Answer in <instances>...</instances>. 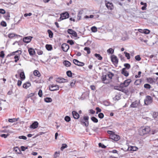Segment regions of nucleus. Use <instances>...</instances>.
<instances>
[{
  "label": "nucleus",
  "instance_id": "nucleus-1",
  "mask_svg": "<svg viewBox=\"0 0 158 158\" xmlns=\"http://www.w3.org/2000/svg\"><path fill=\"white\" fill-rule=\"evenodd\" d=\"M150 131V129L148 126L141 127L139 129V134L141 135H143L148 133Z\"/></svg>",
  "mask_w": 158,
  "mask_h": 158
},
{
  "label": "nucleus",
  "instance_id": "nucleus-2",
  "mask_svg": "<svg viewBox=\"0 0 158 158\" xmlns=\"http://www.w3.org/2000/svg\"><path fill=\"white\" fill-rule=\"evenodd\" d=\"M89 117L88 116H84L83 119H81L80 122L81 124L84 125L86 127L88 126L89 124Z\"/></svg>",
  "mask_w": 158,
  "mask_h": 158
},
{
  "label": "nucleus",
  "instance_id": "nucleus-3",
  "mask_svg": "<svg viewBox=\"0 0 158 158\" xmlns=\"http://www.w3.org/2000/svg\"><path fill=\"white\" fill-rule=\"evenodd\" d=\"M60 15V17L59 18V19L58 20V21H60L64 19L68 18L69 16V14L67 12L61 13Z\"/></svg>",
  "mask_w": 158,
  "mask_h": 158
},
{
  "label": "nucleus",
  "instance_id": "nucleus-4",
  "mask_svg": "<svg viewBox=\"0 0 158 158\" xmlns=\"http://www.w3.org/2000/svg\"><path fill=\"white\" fill-rule=\"evenodd\" d=\"M153 99L151 96H147L144 100V102L145 105H148L151 104L152 102Z\"/></svg>",
  "mask_w": 158,
  "mask_h": 158
},
{
  "label": "nucleus",
  "instance_id": "nucleus-5",
  "mask_svg": "<svg viewBox=\"0 0 158 158\" xmlns=\"http://www.w3.org/2000/svg\"><path fill=\"white\" fill-rule=\"evenodd\" d=\"M110 57L114 65H117L118 62V60L117 57L114 55H112Z\"/></svg>",
  "mask_w": 158,
  "mask_h": 158
},
{
  "label": "nucleus",
  "instance_id": "nucleus-6",
  "mask_svg": "<svg viewBox=\"0 0 158 158\" xmlns=\"http://www.w3.org/2000/svg\"><path fill=\"white\" fill-rule=\"evenodd\" d=\"M18 73L19 74V76L22 80H24L25 78L24 72L23 69H21L18 70Z\"/></svg>",
  "mask_w": 158,
  "mask_h": 158
},
{
  "label": "nucleus",
  "instance_id": "nucleus-7",
  "mask_svg": "<svg viewBox=\"0 0 158 158\" xmlns=\"http://www.w3.org/2000/svg\"><path fill=\"white\" fill-rule=\"evenodd\" d=\"M59 86L56 85L52 84L49 86V89L51 91H54L58 90Z\"/></svg>",
  "mask_w": 158,
  "mask_h": 158
},
{
  "label": "nucleus",
  "instance_id": "nucleus-8",
  "mask_svg": "<svg viewBox=\"0 0 158 158\" xmlns=\"http://www.w3.org/2000/svg\"><path fill=\"white\" fill-rule=\"evenodd\" d=\"M105 5L106 7L108 9L112 10L114 8V6L112 3L107 2V1H105Z\"/></svg>",
  "mask_w": 158,
  "mask_h": 158
},
{
  "label": "nucleus",
  "instance_id": "nucleus-9",
  "mask_svg": "<svg viewBox=\"0 0 158 158\" xmlns=\"http://www.w3.org/2000/svg\"><path fill=\"white\" fill-rule=\"evenodd\" d=\"M110 139L116 141H118L120 139V136L115 134H114L113 135H111L110 136Z\"/></svg>",
  "mask_w": 158,
  "mask_h": 158
},
{
  "label": "nucleus",
  "instance_id": "nucleus-10",
  "mask_svg": "<svg viewBox=\"0 0 158 158\" xmlns=\"http://www.w3.org/2000/svg\"><path fill=\"white\" fill-rule=\"evenodd\" d=\"M131 81V80L130 79H127L123 83H121V86H122L123 88L124 87H127L129 85Z\"/></svg>",
  "mask_w": 158,
  "mask_h": 158
},
{
  "label": "nucleus",
  "instance_id": "nucleus-11",
  "mask_svg": "<svg viewBox=\"0 0 158 158\" xmlns=\"http://www.w3.org/2000/svg\"><path fill=\"white\" fill-rule=\"evenodd\" d=\"M73 62L74 64L78 66H83L85 65L84 63L80 62L77 59L73 60Z\"/></svg>",
  "mask_w": 158,
  "mask_h": 158
},
{
  "label": "nucleus",
  "instance_id": "nucleus-12",
  "mask_svg": "<svg viewBox=\"0 0 158 158\" xmlns=\"http://www.w3.org/2000/svg\"><path fill=\"white\" fill-rule=\"evenodd\" d=\"M67 32L69 34L72 35L74 37H77V36L76 32L72 29H68Z\"/></svg>",
  "mask_w": 158,
  "mask_h": 158
},
{
  "label": "nucleus",
  "instance_id": "nucleus-13",
  "mask_svg": "<svg viewBox=\"0 0 158 158\" xmlns=\"http://www.w3.org/2000/svg\"><path fill=\"white\" fill-rule=\"evenodd\" d=\"M33 37L31 36H29L25 37L23 39V41L26 43H28L31 41Z\"/></svg>",
  "mask_w": 158,
  "mask_h": 158
},
{
  "label": "nucleus",
  "instance_id": "nucleus-14",
  "mask_svg": "<svg viewBox=\"0 0 158 158\" xmlns=\"http://www.w3.org/2000/svg\"><path fill=\"white\" fill-rule=\"evenodd\" d=\"M56 82L59 83H62L68 82V80L62 77H58L56 79Z\"/></svg>",
  "mask_w": 158,
  "mask_h": 158
},
{
  "label": "nucleus",
  "instance_id": "nucleus-15",
  "mask_svg": "<svg viewBox=\"0 0 158 158\" xmlns=\"http://www.w3.org/2000/svg\"><path fill=\"white\" fill-rule=\"evenodd\" d=\"M72 115L75 119H78L79 117V114L76 111H73L72 112Z\"/></svg>",
  "mask_w": 158,
  "mask_h": 158
},
{
  "label": "nucleus",
  "instance_id": "nucleus-16",
  "mask_svg": "<svg viewBox=\"0 0 158 158\" xmlns=\"http://www.w3.org/2000/svg\"><path fill=\"white\" fill-rule=\"evenodd\" d=\"M38 123L37 121H35L32 123L30 126V128L33 129L37 128L38 127Z\"/></svg>",
  "mask_w": 158,
  "mask_h": 158
},
{
  "label": "nucleus",
  "instance_id": "nucleus-17",
  "mask_svg": "<svg viewBox=\"0 0 158 158\" xmlns=\"http://www.w3.org/2000/svg\"><path fill=\"white\" fill-rule=\"evenodd\" d=\"M121 73L125 77H127L129 75V73L125 69V68L122 69Z\"/></svg>",
  "mask_w": 158,
  "mask_h": 158
},
{
  "label": "nucleus",
  "instance_id": "nucleus-18",
  "mask_svg": "<svg viewBox=\"0 0 158 158\" xmlns=\"http://www.w3.org/2000/svg\"><path fill=\"white\" fill-rule=\"evenodd\" d=\"M114 89H115L118 90L120 91H123V87L121 86V84L120 86H115L114 87Z\"/></svg>",
  "mask_w": 158,
  "mask_h": 158
},
{
  "label": "nucleus",
  "instance_id": "nucleus-19",
  "mask_svg": "<svg viewBox=\"0 0 158 158\" xmlns=\"http://www.w3.org/2000/svg\"><path fill=\"white\" fill-rule=\"evenodd\" d=\"M62 49H69V46L66 43L63 44L61 46Z\"/></svg>",
  "mask_w": 158,
  "mask_h": 158
},
{
  "label": "nucleus",
  "instance_id": "nucleus-20",
  "mask_svg": "<svg viewBox=\"0 0 158 158\" xmlns=\"http://www.w3.org/2000/svg\"><path fill=\"white\" fill-rule=\"evenodd\" d=\"M18 36H19V35L13 33H9L8 35V37L10 39H12L15 36L17 37Z\"/></svg>",
  "mask_w": 158,
  "mask_h": 158
},
{
  "label": "nucleus",
  "instance_id": "nucleus-21",
  "mask_svg": "<svg viewBox=\"0 0 158 158\" xmlns=\"http://www.w3.org/2000/svg\"><path fill=\"white\" fill-rule=\"evenodd\" d=\"M31 85V83L29 82H27L24 83L23 85V87L25 89H26L30 87Z\"/></svg>",
  "mask_w": 158,
  "mask_h": 158
},
{
  "label": "nucleus",
  "instance_id": "nucleus-22",
  "mask_svg": "<svg viewBox=\"0 0 158 158\" xmlns=\"http://www.w3.org/2000/svg\"><path fill=\"white\" fill-rule=\"evenodd\" d=\"M138 105V104L137 103V101H135L131 103L130 105V107L131 108H136Z\"/></svg>",
  "mask_w": 158,
  "mask_h": 158
},
{
  "label": "nucleus",
  "instance_id": "nucleus-23",
  "mask_svg": "<svg viewBox=\"0 0 158 158\" xmlns=\"http://www.w3.org/2000/svg\"><path fill=\"white\" fill-rule=\"evenodd\" d=\"M63 63L67 67H69L71 65V63L67 60L64 61Z\"/></svg>",
  "mask_w": 158,
  "mask_h": 158
},
{
  "label": "nucleus",
  "instance_id": "nucleus-24",
  "mask_svg": "<svg viewBox=\"0 0 158 158\" xmlns=\"http://www.w3.org/2000/svg\"><path fill=\"white\" fill-rule=\"evenodd\" d=\"M33 73L35 76H37L38 77H40L41 75V74L39 71L37 70H35L34 71Z\"/></svg>",
  "mask_w": 158,
  "mask_h": 158
},
{
  "label": "nucleus",
  "instance_id": "nucleus-25",
  "mask_svg": "<svg viewBox=\"0 0 158 158\" xmlns=\"http://www.w3.org/2000/svg\"><path fill=\"white\" fill-rule=\"evenodd\" d=\"M94 56L98 60H101L102 59V57L99 54L95 53L94 54Z\"/></svg>",
  "mask_w": 158,
  "mask_h": 158
},
{
  "label": "nucleus",
  "instance_id": "nucleus-26",
  "mask_svg": "<svg viewBox=\"0 0 158 158\" xmlns=\"http://www.w3.org/2000/svg\"><path fill=\"white\" fill-rule=\"evenodd\" d=\"M4 17L6 20H9L10 19V15L9 13H7L4 16Z\"/></svg>",
  "mask_w": 158,
  "mask_h": 158
},
{
  "label": "nucleus",
  "instance_id": "nucleus-27",
  "mask_svg": "<svg viewBox=\"0 0 158 158\" xmlns=\"http://www.w3.org/2000/svg\"><path fill=\"white\" fill-rule=\"evenodd\" d=\"M44 100L46 102H52V100L50 98L47 97L44 98Z\"/></svg>",
  "mask_w": 158,
  "mask_h": 158
},
{
  "label": "nucleus",
  "instance_id": "nucleus-28",
  "mask_svg": "<svg viewBox=\"0 0 158 158\" xmlns=\"http://www.w3.org/2000/svg\"><path fill=\"white\" fill-rule=\"evenodd\" d=\"M124 66L125 67L124 68H125V69H128L131 68V66L130 64L128 63H125L124 64Z\"/></svg>",
  "mask_w": 158,
  "mask_h": 158
},
{
  "label": "nucleus",
  "instance_id": "nucleus-29",
  "mask_svg": "<svg viewBox=\"0 0 158 158\" xmlns=\"http://www.w3.org/2000/svg\"><path fill=\"white\" fill-rule=\"evenodd\" d=\"M47 32L48 33L49 37L50 38H52L53 33L52 31L50 30H48L47 31Z\"/></svg>",
  "mask_w": 158,
  "mask_h": 158
},
{
  "label": "nucleus",
  "instance_id": "nucleus-30",
  "mask_svg": "<svg viewBox=\"0 0 158 158\" xmlns=\"http://www.w3.org/2000/svg\"><path fill=\"white\" fill-rule=\"evenodd\" d=\"M147 82L150 83L152 84L154 82V81L151 78H149L147 79Z\"/></svg>",
  "mask_w": 158,
  "mask_h": 158
},
{
  "label": "nucleus",
  "instance_id": "nucleus-31",
  "mask_svg": "<svg viewBox=\"0 0 158 158\" xmlns=\"http://www.w3.org/2000/svg\"><path fill=\"white\" fill-rule=\"evenodd\" d=\"M91 119L92 121H93L94 123H97L98 122V119L94 117H92Z\"/></svg>",
  "mask_w": 158,
  "mask_h": 158
},
{
  "label": "nucleus",
  "instance_id": "nucleus-32",
  "mask_svg": "<svg viewBox=\"0 0 158 158\" xmlns=\"http://www.w3.org/2000/svg\"><path fill=\"white\" fill-rule=\"evenodd\" d=\"M144 87L147 89H149L151 88V87L149 84H145L144 85Z\"/></svg>",
  "mask_w": 158,
  "mask_h": 158
},
{
  "label": "nucleus",
  "instance_id": "nucleus-33",
  "mask_svg": "<svg viewBox=\"0 0 158 158\" xmlns=\"http://www.w3.org/2000/svg\"><path fill=\"white\" fill-rule=\"evenodd\" d=\"M141 79H137L134 82V84L135 85H139L141 83Z\"/></svg>",
  "mask_w": 158,
  "mask_h": 158
},
{
  "label": "nucleus",
  "instance_id": "nucleus-34",
  "mask_svg": "<svg viewBox=\"0 0 158 158\" xmlns=\"http://www.w3.org/2000/svg\"><path fill=\"white\" fill-rule=\"evenodd\" d=\"M120 99V97L118 95H116L115 97L113 98V99L114 100H118Z\"/></svg>",
  "mask_w": 158,
  "mask_h": 158
},
{
  "label": "nucleus",
  "instance_id": "nucleus-35",
  "mask_svg": "<svg viewBox=\"0 0 158 158\" xmlns=\"http://www.w3.org/2000/svg\"><path fill=\"white\" fill-rule=\"evenodd\" d=\"M45 47L46 49H52V45L50 44H46Z\"/></svg>",
  "mask_w": 158,
  "mask_h": 158
},
{
  "label": "nucleus",
  "instance_id": "nucleus-36",
  "mask_svg": "<svg viewBox=\"0 0 158 158\" xmlns=\"http://www.w3.org/2000/svg\"><path fill=\"white\" fill-rule=\"evenodd\" d=\"M91 30L93 32H95L97 31V27L95 26H93L91 28Z\"/></svg>",
  "mask_w": 158,
  "mask_h": 158
},
{
  "label": "nucleus",
  "instance_id": "nucleus-37",
  "mask_svg": "<svg viewBox=\"0 0 158 158\" xmlns=\"http://www.w3.org/2000/svg\"><path fill=\"white\" fill-rule=\"evenodd\" d=\"M68 146L66 144L64 143L62 144V146L61 147L60 149L61 150L63 151L64 149L67 148Z\"/></svg>",
  "mask_w": 158,
  "mask_h": 158
},
{
  "label": "nucleus",
  "instance_id": "nucleus-38",
  "mask_svg": "<svg viewBox=\"0 0 158 158\" xmlns=\"http://www.w3.org/2000/svg\"><path fill=\"white\" fill-rule=\"evenodd\" d=\"M108 77L110 78V79L112 78V77H113L114 74L113 73L111 72H109L108 74Z\"/></svg>",
  "mask_w": 158,
  "mask_h": 158
},
{
  "label": "nucleus",
  "instance_id": "nucleus-39",
  "mask_svg": "<svg viewBox=\"0 0 158 158\" xmlns=\"http://www.w3.org/2000/svg\"><path fill=\"white\" fill-rule=\"evenodd\" d=\"M64 120L66 121L67 122H69V121H70L71 120V118L70 117L68 116H67L65 117Z\"/></svg>",
  "mask_w": 158,
  "mask_h": 158
},
{
  "label": "nucleus",
  "instance_id": "nucleus-40",
  "mask_svg": "<svg viewBox=\"0 0 158 158\" xmlns=\"http://www.w3.org/2000/svg\"><path fill=\"white\" fill-rule=\"evenodd\" d=\"M28 51L31 55H33L35 53V50H28Z\"/></svg>",
  "mask_w": 158,
  "mask_h": 158
},
{
  "label": "nucleus",
  "instance_id": "nucleus-41",
  "mask_svg": "<svg viewBox=\"0 0 158 158\" xmlns=\"http://www.w3.org/2000/svg\"><path fill=\"white\" fill-rule=\"evenodd\" d=\"M124 53L125 54V56L127 58V59H129L130 58V54L129 53L125 52Z\"/></svg>",
  "mask_w": 158,
  "mask_h": 158
},
{
  "label": "nucleus",
  "instance_id": "nucleus-42",
  "mask_svg": "<svg viewBox=\"0 0 158 158\" xmlns=\"http://www.w3.org/2000/svg\"><path fill=\"white\" fill-rule=\"evenodd\" d=\"M150 31L148 29H144L143 33L148 34L150 33Z\"/></svg>",
  "mask_w": 158,
  "mask_h": 158
},
{
  "label": "nucleus",
  "instance_id": "nucleus-43",
  "mask_svg": "<svg viewBox=\"0 0 158 158\" xmlns=\"http://www.w3.org/2000/svg\"><path fill=\"white\" fill-rule=\"evenodd\" d=\"M66 74L69 77H71L72 76V73L70 71H67Z\"/></svg>",
  "mask_w": 158,
  "mask_h": 158
},
{
  "label": "nucleus",
  "instance_id": "nucleus-44",
  "mask_svg": "<svg viewBox=\"0 0 158 158\" xmlns=\"http://www.w3.org/2000/svg\"><path fill=\"white\" fill-rule=\"evenodd\" d=\"M98 146L99 147H101L103 148H106V146L101 143H99Z\"/></svg>",
  "mask_w": 158,
  "mask_h": 158
},
{
  "label": "nucleus",
  "instance_id": "nucleus-45",
  "mask_svg": "<svg viewBox=\"0 0 158 158\" xmlns=\"http://www.w3.org/2000/svg\"><path fill=\"white\" fill-rule=\"evenodd\" d=\"M1 24L2 26L4 27L6 26L7 25L6 23L4 21H2L1 23Z\"/></svg>",
  "mask_w": 158,
  "mask_h": 158
},
{
  "label": "nucleus",
  "instance_id": "nucleus-46",
  "mask_svg": "<svg viewBox=\"0 0 158 158\" xmlns=\"http://www.w3.org/2000/svg\"><path fill=\"white\" fill-rule=\"evenodd\" d=\"M135 59L136 60L138 61H140L141 59L139 55H137L135 56Z\"/></svg>",
  "mask_w": 158,
  "mask_h": 158
},
{
  "label": "nucleus",
  "instance_id": "nucleus-47",
  "mask_svg": "<svg viewBox=\"0 0 158 158\" xmlns=\"http://www.w3.org/2000/svg\"><path fill=\"white\" fill-rule=\"evenodd\" d=\"M5 56V54L4 53V52L3 51H1L0 53V57H1L2 58H3Z\"/></svg>",
  "mask_w": 158,
  "mask_h": 158
},
{
  "label": "nucleus",
  "instance_id": "nucleus-48",
  "mask_svg": "<svg viewBox=\"0 0 158 158\" xmlns=\"http://www.w3.org/2000/svg\"><path fill=\"white\" fill-rule=\"evenodd\" d=\"M14 150L15 152H17L18 153H19V152L20 151V150L19 149V148L17 147H15L14 148Z\"/></svg>",
  "mask_w": 158,
  "mask_h": 158
},
{
  "label": "nucleus",
  "instance_id": "nucleus-49",
  "mask_svg": "<svg viewBox=\"0 0 158 158\" xmlns=\"http://www.w3.org/2000/svg\"><path fill=\"white\" fill-rule=\"evenodd\" d=\"M75 82H76V81L74 80H73L70 83V85L72 87L74 86Z\"/></svg>",
  "mask_w": 158,
  "mask_h": 158
},
{
  "label": "nucleus",
  "instance_id": "nucleus-50",
  "mask_svg": "<svg viewBox=\"0 0 158 158\" xmlns=\"http://www.w3.org/2000/svg\"><path fill=\"white\" fill-rule=\"evenodd\" d=\"M141 73V72H140V71L138 73V74L137 75H136L135 76V78H139V77H140Z\"/></svg>",
  "mask_w": 158,
  "mask_h": 158
},
{
  "label": "nucleus",
  "instance_id": "nucleus-51",
  "mask_svg": "<svg viewBox=\"0 0 158 158\" xmlns=\"http://www.w3.org/2000/svg\"><path fill=\"white\" fill-rule=\"evenodd\" d=\"M104 114L102 113H100L98 114V116L99 118H103L104 117Z\"/></svg>",
  "mask_w": 158,
  "mask_h": 158
},
{
  "label": "nucleus",
  "instance_id": "nucleus-52",
  "mask_svg": "<svg viewBox=\"0 0 158 158\" xmlns=\"http://www.w3.org/2000/svg\"><path fill=\"white\" fill-rule=\"evenodd\" d=\"M38 94L40 97H42V91L41 89H40L39 90L38 93Z\"/></svg>",
  "mask_w": 158,
  "mask_h": 158
},
{
  "label": "nucleus",
  "instance_id": "nucleus-53",
  "mask_svg": "<svg viewBox=\"0 0 158 158\" xmlns=\"http://www.w3.org/2000/svg\"><path fill=\"white\" fill-rule=\"evenodd\" d=\"M107 133L110 134V136L111 135H113L114 134H115V133L114 132L110 131H107Z\"/></svg>",
  "mask_w": 158,
  "mask_h": 158
},
{
  "label": "nucleus",
  "instance_id": "nucleus-54",
  "mask_svg": "<svg viewBox=\"0 0 158 158\" xmlns=\"http://www.w3.org/2000/svg\"><path fill=\"white\" fill-rule=\"evenodd\" d=\"M18 138L19 139H22L25 140L26 139H27V138L26 136L23 135L19 136L18 137Z\"/></svg>",
  "mask_w": 158,
  "mask_h": 158
},
{
  "label": "nucleus",
  "instance_id": "nucleus-55",
  "mask_svg": "<svg viewBox=\"0 0 158 158\" xmlns=\"http://www.w3.org/2000/svg\"><path fill=\"white\" fill-rule=\"evenodd\" d=\"M9 134H2L1 135V137H4L5 138H6L9 135Z\"/></svg>",
  "mask_w": 158,
  "mask_h": 158
},
{
  "label": "nucleus",
  "instance_id": "nucleus-56",
  "mask_svg": "<svg viewBox=\"0 0 158 158\" xmlns=\"http://www.w3.org/2000/svg\"><path fill=\"white\" fill-rule=\"evenodd\" d=\"M96 110L97 111L96 112V114H98V112H100L101 111V109L98 107H97L96 108Z\"/></svg>",
  "mask_w": 158,
  "mask_h": 158
},
{
  "label": "nucleus",
  "instance_id": "nucleus-57",
  "mask_svg": "<svg viewBox=\"0 0 158 158\" xmlns=\"http://www.w3.org/2000/svg\"><path fill=\"white\" fill-rule=\"evenodd\" d=\"M114 50H107V52L109 54H112L114 52Z\"/></svg>",
  "mask_w": 158,
  "mask_h": 158
},
{
  "label": "nucleus",
  "instance_id": "nucleus-58",
  "mask_svg": "<svg viewBox=\"0 0 158 158\" xmlns=\"http://www.w3.org/2000/svg\"><path fill=\"white\" fill-rule=\"evenodd\" d=\"M67 43L72 45L74 44V42L72 40H68L67 41Z\"/></svg>",
  "mask_w": 158,
  "mask_h": 158
},
{
  "label": "nucleus",
  "instance_id": "nucleus-59",
  "mask_svg": "<svg viewBox=\"0 0 158 158\" xmlns=\"http://www.w3.org/2000/svg\"><path fill=\"white\" fill-rule=\"evenodd\" d=\"M158 115V114L156 112H153V117L154 118H156L157 117Z\"/></svg>",
  "mask_w": 158,
  "mask_h": 158
},
{
  "label": "nucleus",
  "instance_id": "nucleus-60",
  "mask_svg": "<svg viewBox=\"0 0 158 158\" xmlns=\"http://www.w3.org/2000/svg\"><path fill=\"white\" fill-rule=\"evenodd\" d=\"M6 13L5 10L2 9H0V13L4 14Z\"/></svg>",
  "mask_w": 158,
  "mask_h": 158
},
{
  "label": "nucleus",
  "instance_id": "nucleus-61",
  "mask_svg": "<svg viewBox=\"0 0 158 158\" xmlns=\"http://www.w3.org/2000/svg\"><path fill=\"white\" fill-rule=\"evenodd\" d=\"M59 152H55V155H54V156L55 157H57L59 156Z\"/></svg>",
  "mask_w": 158,
  "mask_h": 158
},
{
  "label": "nucleus",
  "instance_id": "nucleus-62",
  "mask_svg": "<svg viewBox=\"0 0 158 158\" xmlns=\"http://www.w3.org/2000/svg\"><path fill=\"white\" fill-rule=\"evenodd\" d=\"M21 150L22 151H24L26 150V149H27V147H25L24 146H22L21 147Z\"/></svg>",
  "mask_w": 158,
  "mask_h": 158
},
{
  "label": "nucleus",
  "instance_id": "nucleus-63",
  "mask_svg": "<svg viewBox=\"0 0 158 158\" xmlns=\"http://www.w3.org/2000/svg\"><path fill=\"white\" fill-rule=\"evenodd\" d=\"M15 118H10L8 119V121L10 123H13L14 122H15Z\"/></svg>",
  "mask_w": 158,
  "mask_h": 158
},
{
  "label": "nucleus",
  "instance_id": "nucleus-64",
  "mask_svg": "<svg viewBox=\"0 0 158 158\" xmlns=\"http://www.w3.org/2000/svg\"><path fill=\"white\" fill-rule=\"evenodd\" d=\"M37 53L38 55H41L43 54V52L41 50H37Z\"/></svg>",
  "mask_w": 158,
  "mask_h": 158
}]
</instances>
